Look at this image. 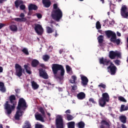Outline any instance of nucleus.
<instances>
[{
	"label": "nucleus",
	"instance_id": "f257e3e1",
	"mask_svg": "<svg viewBox=\"0 0 128 128\" xmlns=\"http://www.w3.org/2000/svg\"><path fill=\"white\" fill-rule=\"evenodd\" d=\"M28 105L26 104V100L24 98H20L18 102V106L16 107V112L14 116L16 120H20V116H22L26 110L28 108Z\"/></svg>",
	"mask_w": 128,
	"mask_h": 128
},
{
	"label": "nucleus",
	"instance_id": "f03ea898",
	"mask_svg": "<svg viewBox=\"0 0 128 128\" xmlns=\"http://www.w3.org/2000/svg\"><path fill=\"white\" fill-rule=\"evenodd\" d=\"M16 98L13 94L9 97V102L6 101L4 105L5 112L7 114H10L12 112V110L16 108Z\"/></svg>",
	"mask_w": 128,
	"mask_h": 128
},
{
	"label": "nucleus",
	"instance_id": "7ed1b4c3",
	"mask_svg": "<svg viewBox=\"0 0 128 128\" xmlns=\"http://www.w3.org/2000/svg\"><path fill=\"white\" fill-rule=\"evenodd\" d=\"M52 72L54 76H56V74H58V70H60V74L61 77H58V78L60 80H62L64 78L62 76H64V66L62 64H52Z\"/></svg>",
	"mask_w": 128,
	"mask_h": 128
},
{
	"label": "nucleus",
	"instance_id": "20e7f679",
	"mask_svg": "<svg viewBox=\"0 0 128 128\" xmlns=\"http://www.w3.org/2000/svg\"><path fill=\"white\" fill-rule=\"evenodd\" d=\"M51 16L56 22H60V20L62 18V12L60 8L57 10H52Z\"/></svg>",
	"mask_w": 128,
	"mask_h": 128
},
{
	"label": "nucleus",
	"instance_id": "39448f33",
	"mask_svg": "<svg viewBox=\"0 0 128 128\" xmlns=\"http://www.w3.org/2000/svg\"><path fill=\"white\" fill-rule=\"evenodd\" d=\"M109 58L110 60H114L116 58H122V54L120 52L112 50L109 52Z\"/></svg>",
	"mask_w": 128,
	"mask_h": 128
},
{
	"label": "nucleus",
	"instance_id": "423d86ee",
	"mask_svg": "<svg viewBox=\"0 0 128 128\" xmlns=\"http://www.w3.org/2000/svg\"><path fill=\"white\" fill-rule=\"evenodd\" d=\"M56 128H64V120L62 116H58L56 120Z\"/></svg>",
	"mask_w": 128,
	"mask_h": 128
},
{
	"label": "nucleus",
	"instance_id": "0eeeda50",
	"mask_svg": "<svg viewBox=\"0 0 128 128\" xmlns=\"http://www.w3.org/2000/svg\"><path fill=\"white\" fill-rule=\"evenodd\" d=\"M108 69L110 70V72L112 76H114L116 74L118 68L112 62H110V65L108 67Z\"/></svg>",
	"mask_w": 128,
	"mask_h": 128
},
{
	"label": "nucleus",
	"instance_id": "6e6552de",
	"mask_svg": "<svg viewBox=\"0 0 128 128\" xmlns=\"http://www.w3.org/2000/svg\"><path fill=\"white\" fill-rule=\"evenodd\" d=\"M128 7L124 5L122 6L120 10V14L124 18H128V12L127 11Z\"/></svg>",
	"mask_w": 128,
	"mask_h": 128
},
{
	"label": "nucleus",
	"instance_id": "1a4fd4ad",
	"mask_svg": "<svg viewBox=\"0 0 128 128\" xmlns=\"http://www.w3.org/2000/svg\"><path fill=\"white\" fill-rule=\"evenodd\" d=\"M15 68L16 75L17 76H18V78H20V76H22V66L19 64H16L15 65Z\"/></svg>",
	"mask_w": 128,
	"mask_h": 128
},
{
	"label": "nucleus",
	"instance_id": "9d476101",
	"mask_svg": "<svg viewBox=\"0 0 128 128\" xmlns=\"http://www.w3.org/2000/svg\"><path fill=\"white\" fill-rule=\"evenodd\" d=\"M34 29L36 32L38 36H42V34L44 32V28H42V25L40 24H36Z\"/></svg>",
	"mask_w": 128,
	"mask_h": 128
},
{
	"label": "nucleus",
	"instance_id": "9b49d317",
	"mask_svg": "<svg viewBox=\"0 0 128 128\" xmlns=\"http://www.w3.org/2000/svg\"><path fill=\"white\" fill-rule=\"evenodd\" d=\"M39 74L40 76H41V78H44V80H48V74L46 72V70H44V69H39Z\"/></svg>",
	"mask_w": 128,
	"mask_h": 128
},
{
	"label": "nucleus",
	"instance_id": "f8f14e48",
	"mask_svg": "<svg viewBox=\"0 0 128 128\" xmlns=\"http://www.w3.org/2000/svg\"><path fill=\"white\" fill-rule=\"evenodd\" d=\"M100 64H104V66H108V64L110 62V60L108 58H104L102 57L99 60Z\"/></svg>",
	"mask_w": 128,
	"mask_h": 128
},
{
	"label": "nucleus",
	"instance_id": "ddd939ff",
	"mask_svg": "<svg viewBox=\"0 0 128 128\" xmlns=\"http://www.w3.org/2000/svg\"><path fill=\"white\" fill-rule=\"evenodd\" d=\"M38 8L34 4H30L28 6V10H38Z\"/></svg>",
	"mask_w": 128,
	"mask_h": 128
},
{
	"label": "nucleus",
	"instance_id": "4468645a",
	"mask_svg": "<svg viewBox=\"0 0 128 128\" xmlns=\"http://www.w3.org/2000/svg\"><path fill=\"white\" fill-rule=\"evenodd\" d=\"M82 84V86H87L88 82V79L86 76H81Z\"/></svg>",
	"mask_w": 128,
	"mask_h": 128
},
{
	"label": "nucleus",
	"instance_id": "2eb2a0df",
	"mask_svg": "<svg viewBox=\"0 0 128 128\" xmlns=\"http://www.w3.org/2000/svg\"><path fill=\"white\" fill-rule=\"evenodd\" d=\"M101 98L106 100L107 102H110V95H108V94L106 92L103 93L102 94V97Z\"/></svg>",
	"mask_w": 128,
	"mask_h": 128
},
{
	"label": "nucleus",
	"instance_id": "dca6fc26",
	"mask_svg": "<svg viewBox=\"0 0 128 128\" xmlns=\"http://www.w3.org/2000/svg\"><path fill=\"white\" fill-rule=\"evenodd\" d=\"M98 102L100 106H102V108H104V106H106V104L107 102L106 100H104V99H102V98H100L98 100Z\"/></svg>",
	"mask_w": 128,
	"mask_h": 128
},
{
	"label": "nucleus",
	"instance_id": "f3484780",
	"mask_svg": "<svg viewBox=\"0 0 128 128\" xmlns=\"http://www.w3.org/2000/svg\"><path fill=\"white\" fill-rule=\"evenodd\" d=\"M22 128H33L30 122L28 120H26L24 122V125L22 126Z\"/></svg>",
	"mask_w": 128,
	"mask_h": 128
},
{
	"label": "nucleus",
	"instance_id": "a211bd4d",
	"mask_svg": "<svg viewBox=\"0 0 128 128\" xmlns=\"http://www.w3.org/2000/svg\"><path fill=\"white\" fill-rule=\"evenodd\" d=\"M42 2L44 8H50V4H52V2L50 0H42Z\"/></svg>",
	"mask_w": 128,
	"mask_h": 128
},
{
	"label": "nucleus",
	"instance_id": "6ab92c4d",
	"mask_svg": "<svg viewBox=\"0 0 128 128\" xmlns=\"http://www.w3.org/2000/svg\"><path fill=\"white\" fill-rule=\"evenodd\" d=\"M35 118L36 120H40V122H44V117H42V116L40 114H35Z\"/></svg>",
	"mask_w": 128,
	"mask_h": 128
},
{
	"label": "nucleus",
	"instance_id": "aec40b11",
	"mask_svg": "<svg viewBox=\"0 0 128 128\" xmlns=\"http://www.w3.org/2000/svg\"><path fill=\"white\" fill-rule=\"evenodd\" d=\"M38 64H40V62L36 59L33 60L31 63V66L32 68H36Z\"/></svg>",
	"mask_w": 128,
	"mask_h": 128
},
{
	"label": "nucleus",
	"instance_id": "412c9836",
	"mask_svg": "<svg viewBox=\"0 0 128 128\" xmlns=\"http://www.w3.org/2000/svg\"><path fill=\"white\" fill-rule=\"evenodd\" d=\"M78 100H84L86 98V94L84 92H80L77 94Z\"/></svg>",
	"mask_w": 128,
	"mask_h": 128
},
{
	"label": "nucleus",
	"instance_id": "4be33fe9",
	"mask_svg": "<svg viewBox=\"0 0 128 128\" xmlns=\"http://www.w3.org/2000/svg\"><path fill=\"white\" fill-rule=\"evenodd\" d=\"M14 20H15V22H26V18H14L12 19Z\"/></svg>",
	"mask_w": 128,
	"mask_h": 128
},
{
	"label": "nucleus",
	"instance_id": "5701e85b",
	"mask_svg": "<svg viewBox=\"0 0 128 128\" xmlns=\"http://www.w3.org/2000/svg\"><path fill=\"white\" fill-rule=\"evenodd\" d=\"M104 33L106 34V36H107V37L108 38H110V36H113L114 34H116L110 30H106V31H105Z\"/></svg>",
	"mask_w": 128,
	"mask_h": 128
},
{
	"label": "nucleus",
	"instance_id": "b1692460",
	"mask_svg": "<svg viewBox=\"0 0 128 128\" xmlns=\"http://www.w3.org/2000/svg\"><path fill=\"white\" fill-rule=\"evenodd\" d=\"M22 4H24V1L22 0H16L14 2L15 6L16 8H18V6Z\"/></svg>",
	"mask_w": 128,
	"mask_h": 128
},
{
	"label": "nucleus",
	"instance_id": "393cba45",
	"mask_svg": "<svg viewBox=\"0 0 128 128\" xmlns=\"http://www.w3.org/2000/svg\"><path fill=\"white\" fill-rule=\"evenodd\" d=\"M32 88H33V90H38V88H40V85H38V83H36V82L34 81H32Z\"/></svg>",
	"mask_w": 128,
	"mask_h": 128
},
{
	"label": "nucleus",
	"instance_id": "a878e982",
	"mask_svg": "<svg viewBox=\"0 0 128 128\" xmlns=\"http://www.w3.org/2000/svg\"><path fill=\"white\" fill-rule=\"evenodd\" d=\"M10 30L12 32H18V26L16 24H12L10 26Z\"/></svg>",
	"mask_w": 128,
	"mask_h": 128
},
{
	"label": "nucleus",
	"instance_id": "bb28decb",
	"mask_svg": "<svg viewBox=\"0 0 128 128\" xmlns=\"http://www.w3.org/2000/svg\"><path fill=\"white\" fill-rule=\"evenodd\" d=\"M119 120L123 124H126V117L124 116H121L119 117Z\"/></svg>",
	"mask_w": 128,
	"mask_h": 128
},
{
	"label": "nucleus",
	"instance_id": "cd10ccee",
	"mask_svg": "<svg viewBox=\"0 0 128 128\" xmlns=\"http://www.w3.org/2000/svg\"><path fill=\"white\" fill-rule=\"evenodd\" d=\"M116 33L114 34L113 36H111L110 40L111 42H113V44H116Z\"/></svg>",
	"mask_w": 128,
	"mask_h": 128
},
{
	"label": "nucleus",
	"instance_id": "c85d7f7f",
	"mask_svg": "<svg viewBox=\"0 0 128 128\" xmlns=\"http://www.w3.org/2000/svg\"><path fill=\"white\" fill-rule=\"evenodd\" d=\"M42 58L44 62H48L50 58V57L48 54H45L42 56Z\"/></svg>",
	"mask_w": 128,
	"mask_h": 128
},
{
	"label": "nucleus",
	"instance_id": "c756f323",
	"mask_svg": "<svg viewBox=\"0 0 128 128\" xmlns=\"http://www.w3.org/2000/svg\"><path fill=\"white\" fill-rule=\"evenodd\" d=\"M77 126L78 128H84V122L82 121H80V122H78Z\"/></svg>",
	"mask_w": 128,
	"mask_h": 128
},
{
	"label": "nucleus",
	"instance_id": "7c9ffc66",
	"mask_svg": "<svg viewBox=\"0 0 128 128\" xmlns=\"http://www.w3.org/2000/svg\"><path fill=\"white\" fill-rule=\"evenodd\" d=\"M98 42L99 44H102L104 42V36L102 35H100L98 38Z\"/></svg>",
	"mask_w": 128,
	"mask_h": 128
},
{
	"label": "nucleus",
	"instance_id": "2f4dec72",
	"mask_svg": "<svg viewBox=\"0 0 128 128\" xmlns=\"http://www.w3.org/2000/svg\"><path fill=\"white\" fill-rule=\"evenodd\" d=\"M24 68L26 70V72L27 74H32V72H30V67L28 66L25 64L24 65Z\"/></svg>",
	"mask_w": 128,
	"mask_h": 128
},
{
	"label": "nucleus",
	"instance_id": "473e14b6",
	"mask_svg": "<svg viewBox=\"0 0 128 128\" xmlns=\"http://www.w3.org/2000/svg\"><path fill=\"white\" fill-rule=\"evenodd\" d=\"M68 128H74L75 123L74 122H69L68 124Z\"/></svg>",
	"mask_w": 128,
	"mask_h": 128
},
{
	"label": "nucleus",
	"instance_id": "72a5a7b5",
	"mask_svg": "<svg viewBox=\"0 0 128 128\" xmlns=\"http://www.w3.org/2000/svg\"><path fill=\"white\" fill-rule=\"evenodd\" d=\"M128 110V106H125L124 104L121 105L120 112H124V111Z\"/></svg>",
	"mask_w": 128,
	"mask_h": 128
},
{
	"label": "nucleus",
	"instance_id": "f704fd0d",
	"mask_svg": "<svg viewBox=\"0 0 128 128\" xmlns=\"http://www.w3.org/2000/svg\"><path fill=\"white\" fill-rule=\"evenodd\" d=\"M72 80H70V84H76V76H72Z\"/></svg>",
	"mask_w": 128,
	"mask_h": 128
},
{
	"label": "nucleus",
	"instance_id": "c9c22d12",
	"mask_svg": "<svg viewBox=\"0 0 128 128\" xmlns=\"http://www.w3.org/2000/svg\"><path fill=\"white\" fill-rule=\"evenodd\" d=\"M46 28V32L48 34H52L54 32V30H52V28L50 27L47 26Z\"/></svg>",
	"mask_w": 128,
	"mask_h": 128
},
{
	"label": "nucleus",
	"instance_id": "e433bc0d",
	"mask_svg": "<svg viewBox=\"0 0 128 128\" xmlns=\"http://www.w3.org/2000/svg\"><path fill=\"white\" fill-rule=\"evenodd\" d=\"M66 118H67V120H68V121L72 120H74V116L70 114H67Z\"/></svg>",
	"mask_w": 128,
	"mask_h": 128
},
{
	"label": "nucleus",
	"instance_id": "4c0bfd02",
	"mask_svg": "<svg viewBox=\"0 0 128 128\" xmlns=\"http://www.w3.org/2000/svg\"><path fill=\"white\" fill-rule=\"evenodd\" d=\"M96 30H100V28H102V25L100 21H98L96 22Z\"/></svg>",
	"mask_w": 128,
	"mask_h": 128
},
{
	"label": "nucleus",
	"instance_id": "58836bf2",
	"mask_svg": "<svg viewBox=\"0 0 128 128\" xmlns=\"http://www.w3.org/2000/svg\"><path fill=\"white\" fill-rule=\"evenodd\" d=\"M22 52H24L26 56H28L30 54V53L28 52V50L26 48H24Z\"/></svg>",
	"mask_w": 128,
	"mask_h": 128
},
{
	"label": "nucleus",
	"instance_id": "ea45409f",
	"mask_svg": "<svg viewBox=\"0 0 128 128\" xmlns=\"http://www.w3.org/2000/svg\"><path fill=\"white\" fill-rule=\"evenodd\" d=\"M118 100H120V102H126V98L122 96H118Z\"/></svg>",
	"mask_w": 128,
	"mask_h": 128
},
{
	"label": "nucleus",
	"instance_id": "a19ab883",
	"mask_svg": "<svg viewBox=\"0 0 128 128\" xmlns=\"http://www.w3.org/2000/svg\"><path fill=\"white\" fill-rule=\"evenodd\" d=\"M102 124H104L105 126H107L108 128H110V123L108 122H106V120H102L101 122Z\"/></svg>",
	"mask_w": 128,
	"mask_h": 128
},
{
	"label": "nucleus",
	"instance_id": "79ce46f5",
	"mask_svg": "<svg viewBox=\"0 0 128 128\" xmlns=\"http://www.w3.org/2000/svg\"><path fill=\"white\" fill-rule=\"evenodd\" d=\"M66 70L67 74H70V72H72V68H70L68 65H66Z\"/></svg>",
	"mask_w": 128,
	"mask_h": 128
},
{
	"label": "nucleus",
	"instance_id": "37998d69",
	"mask_svg": "<svg viewBox=\"0 0 128 128\" xmlns=\"http://www.w3.org/2000/svg\"><path fill=\"white\" fill-rule=\"evenodd\" d=\"M98 88H103L104 90L106 88V85L102 83H100L99 85H98Z\"/></svg>",
	"mask_w": 128,
	"mask_h": 128
},
{
	"label": "nucleus",
	"instance_id": "c03bdc74",
	"mask_svg": "<svg viewBox=\"0 0 128 128\" xmlns=\"http://www.w3.org/2000/svg\"><path fill=\"white\" fill-rule=\"evenodd\" d=\"M114 62L115 64H116V66H120V60H114Z\"/></svg>",
	"mask_w": 128,
	"mask_h": 128
},
{
	"label": "nucleus",
	"instance_id": "a18cd8bd",
	"mask_svg": "<svg viewBox=\"0 0 128 128\" xmlns=\"http://www.w3.org/2000/svg\"><path fill=\"white\" fill-rule=\"evenodd\" d=\"M20 8L21 10H26V5L22 4L21 5H20Z\"/></svg>",
	"mask_w": 128,
	"mask_h": 128
},
{
	"label": "nucleus",
	"instance_id": "49530a36",
	"mask_svg": "<svg viewBox=\"0 0 128 128\" xmlns=\"http://www.w3.org/2000/svg\"><path fill=\"white\" fill-rule=\"evenodd\" d=\"M44 126V125L40 124H36V125H35L36 128H42Z\"/></svg>",
	"mask_w": 128,
	"mask_h": 128
},
{
	"label": "nucleus",
	"instance_id": "de8ad7c7",
	"mask_svg": "<svg viewBox=\"0 0 128 128\" xmlns=\"http://www.w3.org/2000/svg\"><path fill=\"white\" fill-rule=\"evenodd\" d=\"M39 110L40 112H41V114L43 115L44 116L45 113H44V108H40L39 109Z\"/></svg>",
	"mask_w": 128,
	"mask_h": 128
},
{
	"label": "nucleus",
	"instance_id": "09e8293b",
	"mask_svg": "<svg viewBox=\"0 0 128 128\" xmlns=\"http://www.w3.org/2000/svg\"><path fill=\"white\" fill-rule=\"evenodd\" d=\"M72 90H78V86L76 84L72 86Z\"/></svg>",
	"mask_w": 128,
	"mask_h": 128
},
{
	"label": "nucleus",
	"instance_id": "8fccbe9b",
	"mask_svg": "<svg viewBox=\"0 0 128 128\" xmlns=\"http://www.w3.org/2000/svg\"><path fill=\"white\" fill-rule=\"evenodd\" d=\"M36 16L38 18H42V14H40V13L36 14Z\"/></svg>",
	"mask_w": 128,
	"mask_h": 128
},
{
	"label": "nucleus",
	"instance_id": "3c124183",
	"mask_svg": "<svg viewBox=\"0 0 128 128\" xmlns=\"http://www.w3.org/2000/svg\"><path fill=\"white\" fill-rule=\"evenodd\" d=\"M0 90L2 92H6V88H4V86L0 87Z\"/></svg>",
	"mask_w": 128,
	"mask_h": 128
},
{
	"label": "nucleus",
	"instance_id": "603ef678",
	"mask_svg": "<svg viewBox=\"0 0 128 128\" xmlns=\"http://www.w3.org/2000/svg\"><path fill=\"white\" fill-rule=\"evenodd\" d=\"M89 102H92V104H96V101H94V100L92 98H90L89 99Z\"/></svg>",
	"mask_w": 128,
	"mask_h": 128
},
{
	"label": "nucleus",
	"instance_id": "864d4df0",
	"mask_svg": "<svg viewBox=\"0 0 128 128\" xmlns=\"http://www.w3.org/2000/svg\"><path fill=\"white\" fill-rule=\"evenodd\" d=\"M115 44H116L118 45L120 44V40L116 39V40H115Z\"/></svg>",
	"mask_w": 128,
	"mask_h": 128
},
{
	"label": "nucleus",
	"instance_id": "5fc2aeb1",
	"mask_svg": "<svg viewBox=\"0 0 128 128\" xmlns=\"http://www.w3.org/2000/svg\"><path fill=\"white\" fill-rule=\"evenodd\" d=\"M53 10H58V4H54L53 5Z\"/></svg>",
	"mask_w": 128,
	"mask_h": 128
},
{
	"label": "nucleus",
	"instance_id": "6e6d98bb",
	"mask_svg": "<svg viewBox=\"0 0 128 128\" xmlns=\"http://www.w3.org/2000/svg\"><path fill=\"white\" fill-rule=\"evenodd\" d=\"M6 24H2V23H0V30H2V28L4 26H6Z\"/></svg>",
	"mask_w": 128,
	"mask_h": 128
},
{
	"label": "nucleus",
	"instance_id": "4d7b16f0",
	"mask_svg": "<svg viewBox=\"0 0 128 128\" xmlns=\"http://www.w3.org/2000/svg\"><path fill=\"white\" fill-rule=\"evenodd\" d=\"M19 16H20V18H24V16H25L24 14L20 13Z\"/></svg>",
	"mask_w": 128,
	"mask_h": 128
},
{
	"label": "nucleus",
	"instance_id": "13d9d810",
	"mask_svg": "<svg viewBox=\"0 0 128 128\" xmlns=\"http://www.w3.org/2000/svg\"><path fill=\"white\" fill-rule=\"evenodd\" d=\"M32 10H28V16H32Z\"/></svg>",
	"mask_w": 128,
	"mask_h": 128
},
{
	"label": "nucleus",
	"instance_id": "bf43d9fd",
	"mask_svg": "<svg viewBox=\"0 0 128 128\" xmlns=\"http://www.w3.org/2000/svg\"><path fill=\"white\" fill-rule=\"evenodd\" d=\"M65 114H70V110H68L65 112Z\"/></svg>",
	"mask_w": 128,
	"mask_h": 128
},
{
	"label": "nucleus",
	"instance_id": "052dcab7",
	"mask_svg": "<svg viewBox=\"0 0 128 128\" xmlns=\"http://www.w3.org/2000/svg\"><path fill=\"white\" fill-rule=\"evenodd\" d=\"M4 86V84L2 82H0V88Z\"/></svg>",
	"mask_w": 128,
	"mask_h": 128
},
{
	"label": "nucleus",
	"instance_id": "680f3d73",
	"mask_svg": "<svg viewBox=\"0 0 128 128\" xmlns=\"http://www.w3.org/2000/svg\"><path fill=\"white\" fill-rule=\"evenodd\" d=\"M116 34H117L118 36H122V34H120V33L118 32H117Z\"/></svg>",
	"mask_w": 128,
	"mask_h": 128
},
{
	"label": "nucleus",
	"instance_id": "e2e57ef3",
	"mask_svg": "<svg viewBox=\"0 0 128 128\" xmlns=\"http://www.w3.org/2000/svg\"><path fill=\"white\" fill-rule=\"evenodd\" d=\"M40 66H41V68H46V66L44 65V64H41L40 65Z\"/></svg>",
	"mask_w": 128,
	"mask_h": 128
},
{
	"label": "nucleus",
	"instance_id": "0e129e2a",
	"mask_svg": "<svg viewBox=\"0 0 128 128\" xmlns=\"http://www.w3.org/2000/svg\"><path fill=\"white\" fill-rule=\"evenodd\" d=\"M4 70V68L0 66V72H2V71Z\"/></svg>",
	"mask_w": 128,
	"mask_h": 128
},
{
	"label": "nucleus",
	"instance_id": "69168bd1",
	"mask_svg": "<svg viewBox=\"0 0 128 128\" xmlns=\"http://www.w3.org/2000/svg\"><path fill=\"white\" fill-rule=\"evenodd\" d=\"M62 52H64V50H59V53L60 54H62Z\"/></svg>",
	"mask_w": 128,
	"mask_h": 128
},
{
	"label": "nucleus",
	"instance_id": "338daca9",
	"mask_svg": "<svg viewBox=\"0 0 128 128\" xmlns=\"http://www.w3.org/2000/svg\"><path fill=\"white\" fill-rule=\"evenodd\" d=\"M122 128H126V125L122 124Z\"/></svg>",
	"mask_w": 128,
	"mask_h": 128
},
{
	"label": "nucleus",
	"instance_id": "774afa93",
	"mask_svg": "<svg viewBox=\"0 0 128 128\" xmlns=\"http://www.w3.org/2000/svg\"><path fill=\"white\" fill-rule=\"evenodd\" d=\"M100 128H105V126H104V124H102V125L100 126Z\"/></svg>",
	"mask_w": 128,
	"mask_h": 128
}]
</instances>
